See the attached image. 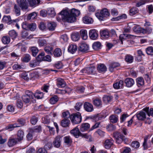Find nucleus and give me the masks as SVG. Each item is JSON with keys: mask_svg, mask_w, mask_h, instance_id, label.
<instances>
[{"mask_svg": "<svg viewBox=\"0 0 153 153\" xmlns=\"http://www.w3.org/2000/svg\"><path fill=\"white\" fill-rule=\"evenodd\" d=\"M59 13L63 20L68 22L72 23L75 21L76 17L79 15L80 12L79 10L74 8L68 11H62Z\"/></svg>", "mask_w": 153, "mask_h": 153, "instance_id": "nucleus-1", "label": "nucleus"}, {"mask_svg": "<svg viewBox=\"0 0 153 153\" xmlns=\"http://www.w3.org/2000/svg\"><path fill=\"white\" fill-rule=\"evenodd\" d=\"M34 97L33 93L30 91L27 90L25 91V94L22 96V98L23 102L25 103H30Z\"/></svg>", "mask_w": 153, "mask_h": 153, "instance_id": "nucleus-2", "label": "nucleus"}, {"mask_svg": "<svg viewBox=\"0 0 153 153\" xmlns=\"http://www.w3.org/2000/svg\"><path fill=\"white\" fill-rule=\"evenodd\" d=\"M70 120L73 124L79 123L82 121V117L80 113L77 112L71 114L70 116Z\"/></svg>", "mask_w": 153, "mask_h": 153, "instance_id": "nucleus-3", "label": "nucleus"}, {"mask_svg": "<svg viewBox=\"0 0 153 153\" xmlns=\"http://www.w3.org/2000/svg\"><path fill=\"white\" fill-rule=\"evenodd\" d=\"M109 15L108 10L106 8L101 10L100 12L95 14L96 16L101 21L103 20L104 18L108 17Z\"/></svg>", "mask_w": 153, "mask_h": 153, "instance_id": "nucleus-4", "label": "nucleus"}, {"mask_svg": "<svg viewBox=\"0 0 153 153\" xmlns=\"http://www.w3.org/2000/svg\"><path fill=\"white\" fill-rule=\"evenodd\" d=\"M113 137L115 139L116 142L118 144L121 143L123 140L124 137L119 132H115L113 134Z\"/></svg>", "mask_w": 153, "mask_h": 153, "instance_id": "nucleus-5", "label": "nucleus"}, {"mask_svg": "<svg viewBox=\"0 0 153 153\" xmlns=\"http://www.w3.org/2000/svg\"><path fill=\"white\" fill-rule=\"evenodd\" d=\"M62 137V136L58 135L55 138L53 144L55 147L59 148L60 146Z\"/></svg>", "mask_w": 153, "mask_h": 153, "instance_id": "nucleus-6", "label": "nucleus"}, {"mask_svg": "<svg viewBox=\"0 0 153 153\" xmlns=\"http://www.w3.org/2000/svg\"><path fill=\"white\" fill-rule=\"evenodd\" d=\"M95 70V67L94 66H92L84 68L81 71V72L82 73L92 74L94 73Z\"/></svg>", "mask_w": 153, "mask_h": 153, "instance_id": "nucleus-7", "label": "nucleus"}, {"mask_svg": "<svg viewBox=\"0 0 153 153\" xmlns=\"http://www.w3.org/2000/svg\"><path fill=\"white\" fill-rule=\"evenodd\" d=\"M114 140L112 138L106 140L104 143V146L105 149H109L113 145Z\"/></svg>", "mask_w": 153, "mask_h": 153, "instance_id": "nucleus-8", "label": "nucleus"}, {"mask_svg": "<svg viewBox=\"0 0 153 153\" xmlns=\"http://www.w3.org/2000/svg\"><path fill=\"white\" fill-rule=\"evenodd\" d=\"M89 46L85 43H81L80 44L79 50L82 52H86L89 51Z\"/></svg>", "mask_w": 153, "mask_h": 153, "instance_id": "nucleus-9", "label": "nucleus"}, {"mask_svg": "<svg viewBox=\"0 0 153 153\" xmlns=\"http://www.w3.org/2000/svg\"><path fill=\"white\" fill-rule=\"evenodd\" d=\"M84 108L85 110L87 112H91L94 110L92 105L88 102H85L84 104Z\"/></svg>", "mask_w": 153, "mask_h": 153, "instance_id": "nucleus-10", "label": "nucleus"}, {"mask_svg": "<svg viewBox=\"0 0 153 153\" xmlns=\"http://www.w3.org/2000/svg\"><path fill=\"white\" fill-rule=\"evenodd\" d=\"M89 36L91 39L95 40L98 37V34L97 30L93 29L89 31Z\"/></svg>", "mask_w": 153, "mask_h": 153, "instance_id": "nucleus-11", "label": "nucleus"}, {"mask_svg": "<svg viewBox=\"0 0 153 153\" xmlns=\"http://www.w3.org/2000/svg\"><path fill=\"white\" fill-rule=\"evenodd\" d=\"M146 113L143 110L136 114V117L139 120H143L146 118Z\"/></svg>", "mask_w": 153, "mask_h": 153, "instance_id": "nucleus-12", "label": "nucleus"}, {"mask_svg": "<svg viewBox=\"0 0 153 153\" xmlns=\"http://www.w3.org/2000/svg\"><path fill=\"white\" fill-rule=\"evenodd\" d=\"M126 86L128 88L132 87L134 84V80L131 78H127L125 80Z\"/></svg>", "mask_w": 153, "mask_h": 153, "instance_id": "nucleus-13", "label": "nucleus"}, {"mask_svg": "<svg viewBox=\"0 0 153 153\" xmlns=\"http://www.w3.org/2000/svg\"><path fill=\"white\" fill-rule=\"evenodd\" d=\"M70 133L76 138H78L79 136H81L82 134L77 127L71 130L70 131Z\"/></svg>", "mask_w": 153, "mask_h": 153, "instance_id": "nucleus-14", "label": "nucleus"}, {"mask_svg": "<svg viewBox=\"0 0 153 153\" xmlns=\"http://www.w3.org/2000/svg\"><path fill=\"white\" fill-rule=\"evenodd\" d=\"M60 125L63 127H68L71 123V122L68 119L64 118L60 122Z\"/></svg>", "mask_w": 153, "mask_h": 153, "instance_id": "nucleus-15", "label": "nucleus"}, {"mask_svg": "<svg viewBox=\"0 0 153 153\" xmlns=\"http://www.w3.org/2000/svg\"><path fill=\"white\" fill-rule=\"evenodd\" d=\"M3 22L7 23L8 24H12L13 22L16 23L14 20H11L10 16H4L2 19Z\"/></svg>", "mask_w": 153, "mask_h": 153, "instance_id": "nucleus-16", "label": "nucleus"}, {"mask_svg": "<svg viewBox=\"0 0 153 153\" xmlns=\"http://www.w3.org/2000/svg\"><path fill=\"white\" fill-rule=\"evenodd\" d=\"M16 1L22 9H26L27 8V2L25 0H17Z\"/></svg>", "mask_w": 153, "mask_h": 153, "instance_id": "nucleus-17", "label": "nucleus"}, {"mask_svg": "<svg viewBox=\"0 0 153 153\" xmlns=\"http://www.w3.org/2000/svg\"><path fill=\"white\" fill-rule=\"evenodd\" d=\"M56 85L59 88H62L65 86V83L63 79L59 78L56 79Z\"/></svg>", "mask_w": 153, "mask_h": 153, "instance_id": "nucleus-18", "label": "nucleus"}, {"mask_svg": "<svg viewBox=\"0 0 153 153\" xmlns=\"http://www.w3.org/2000/svg\"><path fill=\"white\" fill-rule=\"evenodd\" d=\"M134 31L137 33H142L144 34L145 31L143 28L141 27L139 25H135L133 27Z\"/></svg>", "mask_w": 153, "mask_h": 153, "instance_id": "nucleus-19", "label": "nucleus"}, {"mask_svg": "<svg viewBox=\"0 0 153 153\" xmlns=\"http://www.w3.org/2000/svg\"><path fill=\"white\" fill-rule=\"evenodd\" d=\"M124 82L123 80H120L116 82L113 85V86L114 88L118 89L121 88L123 85Z\"/></svg>", "mask_w": 153, "mask_h": 153, "instance_id": "nucleus-20", "label": "nucleus"}, {"mask_svg": "<svg viewBox=\"0 0 153 153\" xmlns=\"http://www.w3.org/2000/svg\"><path fill=\"white\" fill-rule=\"evenodd\" d=\"M90 127V124L88 123H82L81 126L80 130L82 132H84L87 131L88 130Z\"/></svg>", "mask_w": 153, "mask_h": 153, "instance_id": "nucleus-21", "label": "nucleus"}, {"mask_svg": "<svg viewBox=\"0 0 153 153\" xmlns=\"http://www.w3.org/2000/svg\"><path fill=\"white\" fill-rule=\"evenodd\" d=\"M109 120L111 123H115L118 121V117L117 115L112 114L109 117Z\"/></svg>", "mask_w": 153, "mask_h": 153, "instance_id": "nucleus-22", "label": "nucleus"}, {"mask_svg": "<svg viewBox=\"0 0 153 153\" xmlns=\"http://www.w3.org/2000/svg\"><path fill=\"white\" fill-rule=\"evenodd\" d=\"M137 85L138 87L143 86L144 84L143 78L142 77H138L136 79Z\"/></svg>", "mask_w": 153, "mask_h": 153, "instance_id": "nucleus-23", "label": "nucleus"}, {"mask_svg": "<svg viewBox=\"0 0 153 153\" xmlns=\"http://www.w3.org/2000/svg\"><path fill=\"white\" fill-rule=\"evenodd\" d=\"M56 25L54 22H50L48 23L47 27L50 31H53L55 30Z\"/></svg>", "mask_w": 153, "mask_h": 153, "instance_id": "nucleus-24", "label": "nucleus"}, {"mask_svg": "<svg viewBox=\"0 0 153 153\" xmlns=\"http://www.w3.org/2000/svg\"><path fill=\"white\" fill-rule=\"evenodd\" d=\"M97 70L100 72H105L107 70L105 66L103 64H100L98 65Z\"/></svg>", "mask_w": 153, "mask_h": 153, "instance_id": "nucleus-25", "label": "nucleus"}, {"mask_svg": "<svg viewBox=\"0 0 153 153\" xmlns=\"http://www.w3.org/2000/svg\"><path fill=\"white\" fill-rule=\"evenodd\" d=\"M77 50V46L76 45L73 44L70 45L68 49V51L72 53H73L75 52Z\"/></svg>", "mask_w": 153, "mask_h": 153, "instance_id": "nucleus-26", "label": "nucleus"}, {"mask_svg": "<svg viewBox=\"0 0 153 153\" xmlns=\"http://www.w3.org/2000/svg\"><path fill=\"white\" fill-rule=\"evenodd\" d=\"M82 20L83 22L87 24H91L93 22V20L92 18L88 16L84 17Z\"/></svg>", "mask_w": 153, "mask_h": 153, "instance_id": "nucleus-27", "label": "nucleus"}, {"mask_svg": "<svg viewBox=\"0 0 153 153\" xmlns=\"http://www.w3.org/2000/svg\"><path fill=\"white\" fill-rule=\"evenodd\" d=\"M17 143L16 139L10 138L8 140L7 145L9 147H12L16 144Z\"/></svg>", "mask_w": 153, "mask_h": 153, "instance_id": "nucleus-28", "label": "nucleus"}, {"mask_svg": "<svg viewBox=\"0 0 153 153\" xmlns=\"http://www.w3.org/2000/svg\"><path fill=\"white\" fill-rule=\"evenodd\" d=\"M64 143L68 146H70L72 141L71 138L69 136H67L64 137Z\"/></svg>", "mask_w": 153, "mask_h": 153, "instance_id": "nucleus-29", "label": "nucleus"}, {"mask_svg": "<svg viewBox=\"0 0 153 153\" xmlns=\"http://www.w3.org/2000/svg\"><path fill=\"white\" fill-rule=\"evenodd\" d=\"M24 136V133L21 130H19L18 131L17 133V139L19 141H20L23 139Z\"/></svg>", "mask_w": 153, "mask_h": 153, "instance_id": "nucleus-30", "label": "nucleus"}, {"mask_svg": "<svg viewBox=\"0 0 153 153\" xmlns=\"http://www.w3.org/2000/svg\"><path fill=\"white\" fill-rule=\"evenodd\" d=\"M54 56L56 57H59L62 55V52L61 49L58 48H56L53 52Z\"/></svg>", "mask_w": 153, "mask_h": 153, "instance_id": "nucleus-31", "label": "nucleus"}, {"mask_svg": "<svg viewBox=\"0 0 153 153\" xmlns=\"http://www.w3.org/2000/svg\"><path fill=\"white\" fill-rule=\"evenodd\" d=\"M120 66V64L118 62H114L111 63L109 65V70L111 72H112L114 70V69L117 67Z\"/></svg>", "mask_w": 153, "mask_h": 153, "instance_id": "nucleus-32", "label": "nucleus"}, {"mask_svg": "<svg viewBox=\"0 0 153 153\" xmlns=\"http://www.w3.org/2000/svg\"><path fill=\"white\" fill-rule=\"evenodd\" d=\"M80 34L81 36L83 39L86 40L87 39V32L86 30H81L80 31Z\"/></svg>", "mask_w": 153, "mask_h": 153, "instance_id": "nucleus-33", "label": "nucleus"}, {"mask_svg": "<svg viewBox=\"0 0 153 153\" xmlns=\"http://www.w3.org/2000/svg\"><path fill=\"white\" fill-rule=\"evenodd\" d=\"M72 39L74 41H76L78 40L79 39V35L78 33H74L71 35Z\"/></svg>", "mask_w": 153, "mask_h": 153, "instance_id": "nucleus-34", "label": "nucleus"}, {"mask_svg": "<svg viewBox=\"0 0 153 153\" xmlns=\"http://www.w3.org/2000/svg\"><path fill=\"white\" fill-rule=\"evenodd\" d=\"M10 41V37L7 36H3L1 39L2 42L4 44H9Z\"/></svg>", "mask_w": 153, "mask_h": 153, "instance_id": "nucleus-35", "label": "nucleus"}, {"mask_svg": "<svg viewBox=\"0 0 153 153\" xmlns=\"http://www.w3.org/2000/svg\"><path fill=\"white\" fill-rule=\"evenodd\" d=\"M143 110L146 112L149 116H151L153 117V108H150L149 110V107H146L144 108Z\"/></svg>", "mask_w": 153, "mask_h": 153, "instance_id": "nucleus-36", "label": "nucleus"}, {"mask_svg": "<svg viewBox=\"0 0 153 153\" xmlns=\"http://www.w3.org/2000/svg\"><path fill=\"white\" fill-rule=\"evenodd\" d=\"M8 34L9 36L13 39H16L18 36L17 33L14 30L10 31Z\"/></svg>", "mask_w": 153, "mask_h": 153, "instance_id": "nucleus-37", "label": "nucleus"}, {"mask_svg": "<svg viewBox=\"0 0 153 153\" xmlns=\"http://www.w3.org/2000/svg\"><path fill=\"white\" fill-rule=\"evenodd\" d=\"M93 104L97 106H101L102 105V102L100 98H96L93 101Z\"/></svg>", "mask_w": 153, "mask_h": 153, "instance_id": "nucleus-38", "label": "nucleus"}, {"mask_svg": "<svg viewBox=\"0 0 153 153\" xmlns=\"http://www.w3.org/2000/svg\"><path fill=\"white\" fill-rule=\"evenodd\" d=\"M139 10L136 7H133L129 11V14L130 15L133 16L139 12Z\"/></svg>", "mask_w": 153, "mask_h": 153, "instance_id": "nucleus-39", "label": "nucleus"}, {"mask_svg": "<svg viewBox=\"0 0 153 153\" xmlns=\"http://www.w3.org/2000/svg\"><path fill=\"white\" fill-rule=\"evenodd\" d=\"M101 36L103 38H107L109 37V34L108 31L107 30H104L101 33Z\"/></svg>", "mask_w": 153, "mask_h": 153, "instance_id": "nucleus-40", "label": "nucleus"}, {"mask_svg": "<svg viewBox=\"0 0 153 153\" xmlns=\"http://www.w3.org/2000/svg\"><path fill=\"white\" fill-rule=\"evenodd\" d=\"M125 60L127 62L131 63L133 61L134 58L131 55L128 54L125 56Z\"/></svg>", "mask_w": 153, "mask_h": 153, "instance_id": "nucleus-41", "label": "nucleus"}, {"mask_svg": "<svg viewBox=\"0 0 153 153\" xmlns=\"http://www.w3.org/2000/svg\"><path fill=\"white\" fill-rule=\"evenodd\" d=\"M113 97L109 96H104L103 98V100L105 103H107L111 102Z\"/></svg>", "mask_w": 153, "mask_h": 153, "instance_id": "nucleus-42", "label": "nucleus"}, {"mask_svg": "<svg viewBox=\"0 0 153 153\" xmlns=\"http://www.w3.org/2000/svg\"><path fill=\"white\" fill-rule=\"evenodd\" d=\"M39 63L37 60L31 61L29 65L30 67L35 68L39 65Z\"/></svg>", "mask_w": 153, "mask_h": 153, "instance_id": "nucleus-43", "label": "nucleus"}, {"mask_svg": "<svg viewBox=\"0 0 153 153\" xmlns=\"http://www.w3.org/2000/svg\"><path fill=\"white\" fill-rule=\"evenodd\" d=\"M30 50L32 52V55L34 56H35L37 55L39 51L38 48L35 47H31Z\"/></svg>", "mask_w": 153, "mask_h": 153, "instance_id": "nucleus-44", "label": "nucleus"}, {"mask_svg": "<svg viewBox=\"0 0 153 153\" xmlns=\"http://www.w3.org/2000/svg\"><path fill=\"white\" fill-rule=\"evenodd\" d=\"M47 13L51 17H53L56 15V13L53 8H49L47 11Z\"/></svg>", "mask_w": 153, "mask_h": 153, "instance_id": "nucleus-45", "label": "nucleus"}, {"mask_svg": "<svg viewBox=\"0 0 153 153\" xmlns=\"http://www.w3.org/2000/svg\"><path fill=\"white\" fill-rule=\"evenodd\" d=\"M127 16L125 14H122L121 15L118 16L117 17L113 18L112 19L113 21H117L120 19H126Z\"/></svg>", "mask_w": 153, "mask_h": 153, "instance_id": "nucleus-46", "label": "nucleus"}, {"mask_svg": "<svg viewBox=\"0 0 153 153\" xmlns=\"http://www.w3.org/2000/svg\"><path fill=\"white\" fill-rule=\"evenodd\" d=\"M131 36V35L123 33L121 34L119 36V39L121 42L122 44H123V40L126 39L127 38H128Z\"/></svg>", "mask_w": 153, "mask_h": 153, "instance_id": "nucleus-47", "label": "nucleus"}, {"mask_svg": "<svg viewBox=\"0 0 153 153\" xmlns=\"http://www.w3.org/2000/svg\"><path fill=\"white\" fill-rule=\"evenodd\" d=\"M34 97L37 99H42L43 97V93L39 91H37L34 94Z\"/></svg>", "mask_w": 153, "mask_h": 153, "instance_id": "nucleus-48", "label": "nucleus"}, {"mask_svg": "<svg viewBox=\"0 0 153 153\" xmlns=\"http://www.w3.org/2000/svg\"><path fill=\"white\" fill-rule=\"evenodd\" d=\"M106 128L108 131H111L115 130L116 127L115 125L110 123L107 126Z\"/></svg>", "mask_w": 153, "mask_h": 153, "instance_id": "nucleus-49", "label": "nucleus"}, {"mask_svg": "<svg viewBox=\"0 0 153 153\" xmlns=\"http://www.w3.org/2000/svg\"><path fill=\"white\" fill-rule=\"evenodd\" d=\"M37 16V14L36 13L33 12L27 16V20L32 21L34 20L36 17Z\"/></svg>", "mask_w": 153, "mask_h": 153, "instance_id": "nucleus-50", "label": "nucleus"}, {"mask_svg": "<svg viewBox=\"0 0 153 153\" xmlns=\"http://www.w3.org/2000/svg\"><path fill=\"white\" fill-rule=\"evenodd\" d=\"M53 50V48L51 47L47 46L44 48L45 52L48 54H52V51Z\"/></svg>", "mask_w": 153, "mask_h": 153, "instance_id": "nucleus-51", "label": "nucleus"}, {"mask_svg": "<svg viewBox=\"0 0 153 153\" xmlns=\"http://www.w3.org/2000/svg\"><path fill=\"white\" fill-rule=\"evenodd\" d=\"M45 53L44 52H42L39 54L37 57V60L38 62L44 61Z\"/></svg>", "mask_w": 153, "mask_h": 153, "instance_id": "nucleus-52", "label": "nucleus"}, {"mask_svg": "<svg viewBox=\"0 0 153 153\" xmlns=\"http://www.w3.org/2000/svg\"><path fill=\"white\" fill-rule=\"evenodd\" d=\"M101 46V43L99 42H94L93 45V48L95 50L99 49Z\"/></svg>", "mask_w": 153, "mask_h": 153, "instance_id": "nucleus-53", "label": "nucleus"}, {"mask_svg": "<svg viewBox=\"0 0 153 153\" xmlns=\"http://www.w3.org/2000/svg\"><path fill=\"white\" fill-rule=\"evenodd\" d=\"M31 59L30 55L28 54L24 55L23 59V61L25 62H28Z\"/></svg>", "mask_w": 153, "mask_h": 153, "instance_id": "nucleus-54", "label": "nucleus"}, {"mask_svg": "<svg viewBox=\"0 0 153 153\" xmlns=\"http://www.w3.org/2000/svg\"><path fill=\"white\" fill-rule=\"evenodd\" d=\"M19 127H20V126H18L17 123H14L8 125L7 126V129H10V131H11L14 128Z\"/></svg>", "mask_w": 153, "mask_h": 153, "instance_id": "nucleus-55", "label": "nucleus"}, {"mask_svg": "<svg viewBox=\"0 0 153 153\" xmlns=\"http://www.w3.org/2000/svg\"><path fill=\"white\" fill-rule=\"evenodd\" d=\"M146 51L148 55H153V47L150 46L146 49Z\"/></svg>", "mask_w": 153, "mask_h": 153, "instance_id": "nucleus-56", "label": "nucleus"}, {"mask_svg": "<svg viewBox=\"0 0 153 153\" xmlns=\"http://www.w3.org/2000/svg\"><path fill=\"white\" fill-rule=\"evenodd\" d=\"M131 146L132 147L134 148H138L140 146V143L137 141H134L132 142Z\"/></svg>", "mask_w": 153, "mask_h": 153, "instance_id": "nucleus-57", "label": "nucleus"}, {"mask_svg": "<svg viewBox=\"0 0 153 153\" xmlns=\"http://www.w3.org/2000/svg\"><path fill=\"white\" fill-rule=\"evenodd\" d=\"M17 122L18 123L17 124L18 126H20V127L24 125L25 124V120L23 118L18 119L17 120Z\"/></svg>", "mask_w": 153, "mask_h": 153, "instance_id": "nucleus-58", "label": "nucleus"}, {"mask_svg": "<svg viewBox=\"0 0 153 153\" xmlns=\"http://www.w3.org/2000/svg\"><path fill=\"white\" fill-rule=\"evenodd\" d=\"M36 25L35 23H32L31 24H29L28 30L31 31H34L36 29Z\"/></svg>", "mask_w": 153, "mask_h": 153, "instance_id": "nucleus-59", "label": "nucleus"}, {"mask_svg": "<svg viewBox=\"0 0 153 153\" xmlns=\"http://www.w3.org/2000/svg\"><path fill=\"white\" fill-rule=\"evenodd\" d=\"M15 12L17 16H19L20 14V9L19 7L16 5H15L14 7Z\"/></svg>", "mask_w": 153, "mask_h": 153, "instance_id": "nucleus-60", "label": "nucleus"}, {"mask_svg": "<svg viewBox=\"0 0 153 153\" xmlns=\"http://www.w3.org/2000/svg\"><path fill=\"white\" fill-rule=\"evenodd\" d=\"M41 131V126H35L33 129V130H31L30 132H39Z\"/></svg>", "mask_w": 153, "mask_h": 153, "instance_id": "nucleus-61", "label": "nucleus"}, {"mask_svg": "<svg viewBox=\"0 0 153 153\" xmlns=\"http://www.w3.org/2000/svg\"><path fill=\"white\" fill-rule=\"evenodd\" d=\"M135 3V6L137 7H139L142 5L146 3V2L144 0L137 1H136Z\"/></svg>", "mask_w": 153, "mask_h": 153, "instance_id": "nucleus-62", "label": "nucleus"}, {"mask_svg": "<svg viewBox=\"0 0 153 153\" xmlns=\"http://www.w3.org/2000/svg\"><path fill=\"white\" fill-rule=\"evenodd\" d=\"M58 100L57 97L55 96L50 99V102L52 104H54L56 103Z\"/></svg>", "mask_w": 153, "mask_h": 153, "instance_id": "nucleus-63", "label": "nucleus"}, {"mask_svg": "<svg viewBox=\"0 0 153 153\" xmlns=\"http://www.w3.org/2000/svg\"><path fill=\"white\" fill-rule=\"evenodd\" d=\"M147 138H145L144 139V141L143 143V146L145 150L147 149L150 146L147 143Z\"/></svg>", "mask_w": 153, "mask_h": 153, "instance_id": "nucleus-64", "label": "nucleus"}]
</instances>
